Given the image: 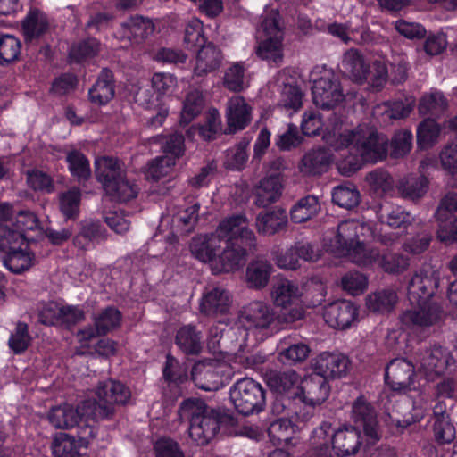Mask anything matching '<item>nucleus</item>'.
<instances>
[{
  "label": "nucleus",
  "instance_id": "1",
  "mask_svg": "<svg viewBox=\"0 0 457 457\" xmlns=\"http://www.w3.org/2000/svg\"><path fill=\"white\" fill-rule=\"evenodd\" d=\"M255 246L256 237L246 217L238 214L224 219L215 231L195 237L190 251L199 261L210 262L214 274H220L238 270Z\"/></svg>",
  "mask_w": 457,
  "mask_h": 457
},
{
  "label": "nucleus",
  "instance_id": "2",
  "mask_svg": "<svg viewBox=\"0 0 457 457\" xmlns=\"http://www.w3.org/2000/svg\"><path fill=\"white\" fill-rule=\"evenodd\" d=\"M331 130L324 136L326 142L335 150L350 147L362 161L376 163L384 161L388 154L389 139L376 128L365 124L353 129L340 131L342 120L333 113L328 119Z\"/></svg>",
  "mask_w": 457,
  "mask_h": 457
},
{
  "label": "nucleus",
  "instance_id": "3",
  "mask_svg": "<svg viewBox=\"0 0 457 457\" xmlns=\"http://www.w3.org/2000/svg\"><path fill=\"white\" fill-rule=\"evenodd\" d=\"M95 173L105 196L112 202L124 203L135 198L139 187L126 176L120 162L112 157L101 156L95 161Z\"/></svg>",
  "mask_w": 457,
  "mask_h": 457
},
{
  "label": "nucleus",
  "instance_id": "4",
  "mask_svg": "<svg viewBox=\"0 0 457 457\" xmlns=\"http://www.w3.org/2000/svg\"><path fill=\"white\" fill-rule=\"evenodd\" d=\"M96 394L97 401H85L82 406L90 411L88 415L96 421L111 418L114 406L126 403L130 396L129 390L123 384L112 379L100 383Z\"/></svg>",
  "mask_w": 457,
  "mask_h": 457
},
{
  "label": "nucleus",
  "instance_id": "5",
  "mask_svg": "<svg viewBox=\"0 0 457 457\" xmlns=\"http://www.w3.org/2000/svg\"><path fill=\"white\" fill-rule=\"evenodd\" d=\"M229 400L235 409L245 416L260 413L266 405V391L253 378H243L231 386Z\"/></svg>",
  "mask_w": 457,
  "mask_h": 457
},
{
  "label": "nucleus",
  "instance_id": "6",
  "mask_svg": "<svg viewBox=\"0 0 457 457\" xmlns=\"http://www.w3.org/2000/svg\"><path fill=\"white\" fill-rule=\"evenodd\" d=\"M439 285L437 271L431 268H420L411 276L407 286V296L412 305L429 303Z\"/></svg>",
  "mask_w": 457,
  "mask_h": 457
},
{
  "label": "nucleus",
  "instance_id": "7",
  "mask_svg": "<svg viewBox=\"0 0 457 457\" xmlns=\"http://www.w3.org/2000/svg\"><path fill=\"white\" fill-rule=\"evenodd\" d=\"M39 227V220L35 213L21 211L13 219L0 224V247L5 248L10 244L20 245L26 241L25 232L35 230Z\"/></svg>",
  "mask_w": 457,
  "mask_h": 457
},
{
  "label": "nucleus",
  "instance_id": "8",
  "mask_svg": "<svg viewBox=\"0 0 457 457\" xmlns=\"http://www.w3.org/2000/svg\"><path fill=\"white\" fill-rule=\"evenodd\" d=\"M351 420L353 428H362L367 440L375 444L381 437V430L378 421V415L373 405L363 396L358 397L352 405Z\"/></svg>",
  "mask_w": 457,
  "mask_h": 457
},
{
  "label": "nucleus",
  "instance_id": "9",
  "mask_svg": "<svg viewBox=\"0 0 457 457\" xmlns=\"http://www.w3.org/2000/svg\"><path fill=\"white\" fill-rule=\"evenodd\" d=\"M312 98L314 104L320 109L335 108L345 98L338 78L329 73L316 79L312 86Z\"/></svg>",
  "mask_w": 457,
  "mask_h": 457
},
{
  "label": "nucleus",
  "instance_id": "10",
  "mask_svg": "<svg viewBox=\"0 0 457 457\" xmlns=\"http://www.w3.org/2000/svg\"><path fill=\"white\" fill-rule=\"evenodd\" d=\"M416 365L436 374L444 373L446 369L454 363V360L448 349L441 345L420 347L414 353Z\"/></svg>",
  "mask_w": 457,
  "mask_h": 457
},
{
  "label": "nucleus",
  "instance_id": "11",
  "mask_svg": "<svg viewBox=\"0 0 457 457\" xmlns=\"http://www.w3.org/2000/svg\"><path fill=\"white\" fill-rule=\"evenodd\" d=\"M240 319L250 327L267 329L276 325L277 313L269 303L253 301L241 310Z\"/></svg>",
  "mask_w": 457,
  "mask_h": 457
},
{
  "label": "nucleus",
  "instance_id": "12",
  "mask_svg": "<svg viewBox=\"0 0 457 457\" xmlns=\"http://www.w3.org/2000/svg\"><path fill=\"white\" fill-rule=\"evenodd\" d=\"M248 330L243 325H236L228 329L227 338L224 341L226 349L237 348L235 352L237 361L245 368H252L261 362L257 356L247 353Z\"/></svg>",
  "mask_w": 457,
  "mask_h": 457
},
{
  "label": "nucleus",
  "instance_id": "13",
  "mask_svg": "<svg viewBox=\"0 0 457 457\" xmlns=\"http://www.w3.org/2000/svg\"><path fill=\"white\" fill-rule=\"evenodd\" d=\"M358 316V308L350 301L338 300L326 306L323 317L334 328H349Z\"/></svg>",
  "mask_w": 457,
  "mask_h": 457
},
{
  "label": "nucleus",
  "instance_id": "14",
  "mask_svg": "<svg viewBox=\"0 0 457 457\" xmlns=\"http://www.w3.org/2000/svg\"><path fill=\"white\" fill-rule=\"evenodd\" d=\"M220 411L211 408L189 427V436L197 445H206L220 429Z\"/></svg>",
  "mask_w": 457,
  "mask_h": 457
},
{
  "label": "nucleus",
  "instance_id": "15",
  "mask_svg": "<svg viewBox=\"0 0 457 457\" xmlns=\"http://www.w3.org/2000/svg\"><path fill=\"white\" fill-rule=\"evenodd\" d=\"M414 364L404 358H396L386 368L385 379L393 390L410 388L413 383Z\"/></svg>",
  "mask_w": 457,
  "mask_h": 457
},
{
  "label": "nucleus",
  "instance_id": "16",
  "mask_svg": "<svg viewBox=\"0 0 457 457\" xmlns=\"http://www.w3.org/2000/svg\"><path fill=\"white\" fill-rule=\"evenodd\" d=\"M329 385L321 376L312 372L306 378L300 387H297L295 395L297 397L311 405L321 404L329 395Z\"/></svg>",
  "mask_w": 457,
  "mask_h": 457
},
{
  "label": "nucleus",
  "instance_id": "17",
  "mask_svg": "<svg viewBox=\"0 0 457 457\" xmlns=\"http://www.w3.org/2000/svg\"><path fill=\"white\" fill-rule=\"evenodd\" d=\"M349 364L350 361L345 355L323 353L315 359L312 370L328 381V378L345 376L348 371Z\"/></svg>",
  "mask_w": 457,
  "mask_h": 457
},
{
  "label": "nucleus",
  "instance_id": "18",
  "mask_svg": "<svg viewBox=\"0 0 457 457\" xmlns=\"http://www.w3.org/2000/svg\"><path fill=\"white\" fill-rule=\"evenodd\" d=\"M83 403L78 407L64 403L51 409L48 413L49 422L56 428L70 429L79 424L83 418L91 420L89 411L83 409Z\"/></svg>",
  "mask_w": 457,
  "mask_h": 457
},
{
  "label": "nucleus",
  "instance_id": "19",
  "mask_svg": "<svg viewBox=\"0 0 457 457\" xmlns=\"http://www.w3.org/2000/svg\"><path fill=\"white\" fill-rule=\"evenodd\" d=\"M274 272L273 264L264 256L250 261L245 269V282L249 288L261 290L269 285Z\"/></svg>",
  "mask_w": 457,
  "mask_h": 457
},
{
  "label": "nucleus",
  "instance_id": "20",
  "mask_svg": "<svg viewBox=\"0 0 457 457\" xmlns=\"http://www.w3.org/2000/svg\"><path fill=\"white\" fill-rule=\"evenodd\" d=\"M232 300L228 290L215 287L206 291L201 299L200 312L207 316L227 314L230 309Z\"/></svg>",
  "mask_w": 457,
  "mask_h": 457
},
{
  "label": "nucleus",
  "instance_id": "21",
  "mask_svg": "<svg viewBox=\"0 0 457 457\" xmlns=\"http://www.w3.org/2000/svg\"><path fill=\"white\" fill-rule=\"evenodd\" d=\"M401 316V322L412 329L432 326L439 319V309L436 305L428 303L423 305H414Z\"/></svg>",
  "mask_w": 457,
  "mask_h": 457
},
{
  "label": "nucleus",
  "instance_id": "22",
  "mask_svg": "<svg viewBox=\"0 0 457 457\" xmlns=\"http://www.w3.org/2000/svg\"><path fill=\"white\" fill-rule=\"evenodd\" d=\"M1 250L6 252L4 266L13 273H21L34 264L35 255L29 250L26 241L20 245L10 244Z\"/></svg>",
  "mask_w": 457,
  "mask_h": 457
},
{
  "label": "nucleus",
  "instance_id": "23",
  "mask_svg": "<svg viewBox=\"0 0 457 457\" xmlns=\"http://www.w3.org/2000/svg\"><path fill=\"white\" fill-rule=\"evenodd\" d=\"M361 445V432L352 426L339 428L332 434V449L337 456L355 454Z\"/></svg>",
  "mask_w": 457,
  "mask_h": 457
},
{
  "label": "nucleus",
  "instance_id": "24",
  "mask_svg": "<svg viewBox=\"0 0 457 457\" xmlns=\"http://www.w3.org/2000/svg\"><path fill=\"white\" fill-rule=\"evenodd\" d=\"M227 122L228 133L245 129L251 121V107L244 97L234 96L227 104Z\"/></svg>",
  "mask_w": 457,
  "mask_h": 457
},
{
  "label": "nucleus",
  "instance_id": "25",
  "mask_svg": "<svg viewBox=\"0 0 457 457\" xmlns=\"http://www.w3.org/2000/svg\"><path fill=\"white\" fill-rule=\"evenodd\" d=\"M364 226L355 220H345L337 227V235L332 241V246L339 255L346 253L359 243V230H363Z\"/></svg>",
  "mask_w": 457,
  "mask_h": 457
},
{
  "label": "nucleus",
  "instance_id": "26",
  "mask_svg": "<svg viewBox=\"0 0 457 457\" xmlns=\"http://www.w3.org/2000/svg\"><path fill=\"white\" fill-rule=\"evenodd\" d=\"M287 221V212L283 208L276 207L261 212L256 217L255 225L259 233L271 236L285 229Z\"/></svg>",
  "mask_w": 457,
  "mask_h": 457
},
{
  "label": "nucleus",
  "instance_id": "27",
  "mask_svg": "<svg viewBox=\"0 0 457 457\" xmlns=\"http://www.w3.org/2000/svg\"><path fill=\"white\" fill-rule=\"evenodd\" d=\"M332 162V154L325 148L312 149L302 158L299 164L301 173L311 175H320L327 170Z\"/></svg>",
  "mask_w": 457,
  "mask_h": 457
},
{
  "label": "nucleus",
  "instance_id": "28",
  "mask_svg": "<svg viewBox=\"0 0 457 457\" xmlns=\"http://www.w3.org/2000/svg\"><path fill=\"white\" fill-rule=\"evenodd\" d=\"M428 179L422 175L410 174L401 178L396 183V189L401 197L417 202L428 192Z\"/></svg>",
  "mask_w": 457,
  "mask_h": 457
},
{
  "label": "nucleus",
  "instance_id": "29",
  "mask_svg": "<svg viewBox=\"0 0 457 457\" xmlns=\"http://www.w3.org/2000/svg\"><path fill=\"white\" fill-rule=\"evenodd\" d=\"M88 438L85 435L77 440L65 433L58 434L52 443V453L54 457H82L80 448H87Z\"/></svg>",
  "mask_w": 457,
  "mask_h": 457
},
{
  "label": "nucleus",
  "instance_id": "30",
  "mask_svg": "<svg viewBox=\"0 0 457 457\" xmlns=\"http://www.w3.org/2000/svg\"><path fill=\"white\" fill-rule=\"evenodd\" d=\"M282 183L278 174H271L260 180L255 188L254 204L259 207H266L276 202L281 195Z\"/></svg>",
  "mask_w": 457,
  "mask_h": 457
},
{
  "label": "nucleus",
  "instance_id": "31",
  "mask_svg": "<svg viewBox=\"0 0 457 457\" xmlns=\"http://www.w3.org/2000/svg\"><path fill=\"white\" fill-rule=\"evenodd\" d=\"M270 295L276 306L287 308L300 300L302 291L295 282L280 278L274 284Z\"/></svg>",
  "mask_w": 457,
  "mask_h": 457
},
{
  "label": "nucleus",
  "instance_id": "32",
  "mask_svg": "<svg viewBox=\"0 0 457 457\" xmlns=\"http://www.w3.org/2000/svg\"><path fill=\"white\" fill-rule=\"evenodd\" d=\"M378 218L380 223L386 224L394 229H406L413 221V217L409 212L402 206L390 204L380 206Z\"/></svg>",
  "mask_w": 457,
  "mask_h": 457
},
{
  "label": "nucleus",
  "instance_id": "33",
  "mask_svg": "<svg viewBox=\"0 0 457 457\" xmlns=\"http://www.w3.org/2000/svg\"><path fill=\"white\" fill-rule=\"evenodd\" d=\"M222 61L220 50L212 43H208L198 50L194 72L203 76L218 69Z\"/></svg>",
  "mask_w": 457,
  "mask_h": 457
},
{
  "label": "nucleus",
  "instance_id": "34",
  "mask_svg": "<svg viewBox=\"0 0 457 457\" xmlns=\"http://www.w3.org/2000/svg\"><path fill=\"white\" fill-rule=\"evenodd\" d=\"M50 22L46 14L39 9H30L21 21L26 40L37 38L49 30Z\"/></svg>",
  "mask_w": 457,
  "mask_h": 457
},
{
  "label": "nucleus",
  "instance_id": "35",
  "mask_svg": "<svg viewBox=\"0 0 457 457\" xmlns=\"http://www.w3.org/2000/svg\"><path fill=\"white\" fill-rule=\"evenodd\" d=\"M191 376L195 386L204 391H216L222 385L219 372L212 365L203 362L194 365Z\"/></svg>",
  "mask_w": 457,
  "mask_h": 457
},
{
  "label": "nucleus",
  "instance_id": "36",
  "mask_svg": "<svg viewBox=\"0 0 457 457\" xmlns=\"http://www.w3.org/2000/svg\"><path fill=\"white\" fill-rule=\"evenodd\" d=\"M202 333L195 326L187 325L180 328L176 334L175 343L187 355H197L203 348Z\"/></svg>",
  "mask_w": 457,
  "mask_h": 457
},
{
  "label": "nucleus",
  "instance_id": "37",
  "mask_svg": "<svg viewBox=\"0 0 457 457\" xmlns=\"http://www.w3.org/2000/svg\"><path fill=\"white\" fill-rule=\"evenodd\" d=\"M113 75L110 70L104 69L99 74L96 82L89 89L88 95L91 102L96 104H105L114 96Z\"/></svg>",
  "mask_w": 457,
  "mask_h": 457
},
{
  "label": "nucleus",
  "instance_id": "38",
  "mask_svg": "<svg viewBox=\"0 0 457 457\" xmlns=\"http://www.w3.org/2000/svg\"><path fill=\"white\" fill-rule=\"evenodd\" d=\"M342 68L353 79L361 83L367 79L368 64L365 62L362 54L354 48L347 50L342 60Z\"/></svg>",
  "mask_w": 457,
  "mask_h": 457
},
{
  "label": "nucleus",
  "instance_id": "39",
  "mask_svg": "<svg viewBox=\"0 0 457 457\" xmlns=\"http://www.w3.org/2000/svg\"><path fill=\"white\" fill-rule=\"evenodd\" d=\"M397 293L393 288H384L370 294L366 297L367 308L374 312H389L397 303Z\"/></svg>",
  "mask_w": 457,
  "mask_h": 457
},
{
  "label": "nucleus",
  "instance_id": "40",
  "mask_svg": "<svg viewBox=\"0 0 457 457\" xmlns=\"http://www.w3.org/2000/svg\"><path fill=\"white\" fill-rule=\"evenodd\" d=\"M300 377L294 370L285 371H271L266 376L269 387L279 395L290 392L298 385Z\"/></svg>",
  "mask_w": 457,
  "mask_h": 457
},
{
  "label": "nucleus",
  "instance_id": "41",
  "mask_svg": "<svg viewBox=\"0 0 457 457\" xmlns=\"http://www.w3.org/2000/svg\"><path fill=\"white\" fill-rule=\"evenodd\" d=\"M320 210L318 197L310 195L296 202L291 208L290 217L294 223H303L316 216Z\"/></svg>",
  "mask_w": 457,
  "mask_h": 457
},
{
  "label": "nucleus",
  "instance_id": "42",
  "mask_svg": "<svg viewBox=\"0 0 457 457\" xmlns=\"http://www.w3.org/2000/svg\"><path fill=\"white\" fill-rule=\"evenodd\" d=\"M448 106V102L444 94L437 90L425 93L419 102V112L421 115L436 116L444 112Z\"/></svg>",
  "mask_w": 457,
  "mask_h": 457
},
{
  "label": "nucleus",
  "instance_id": "43",
  "mask_svg": "<svg viewBox=\"0 0 457 457\" xmlns=\"http://www.w3.org/2000/svg\"><path fill=\"white\" fill-rule=\"evenodd\" d=\"M250 138L245 137L237 145L226 151L224 166L232 170H242L248 161L246 149L250 144Z\"/></svg>",
  "mask_w": 457,
  "mask_h": 457
},
{
  "label": "nucleus",
  "instance_id": "44",
  "mask_svg": "<svg viewBox=\"0 0 457 457\" xmlns=\"http://www.w3.org/2000/svg\"><path fill=\"white\" fill-rule=\"evenodd\" d=\"M281 38L268 37L262 41L257 49V55L274 65H279L283 61V44Z\"/></svg>",
  "mask_w": 457,
  "mask_h": 457
},
{
  "label": "nucleus",
  "instance_id": "45",
  "mask_svg": "<svg viewBox=\"0 0 457 457\" xmlns=\"http://www.w3.org/2000/svg\"><path fill=\"white\" fill-rule=\"evenodd\" d=\"M379 267L388 274L400 275L410 268V258L401 253L388 252L380 255Z\"/></svg>",
  "mask_w": 457,
  "mask_h": 457
},
{
  "label": "nucleus",
  "instance_id": "46",
  "mask_svg": "<svg viewBox=\"0 0 457 457\" xmlns=\"http://www.w3.org/2000/svg\"><path fill=\"white\" fill-rule=\"evenodd\" d=\"M211 409L201 398L191 397L185 399L179 405L178 415L181 420H188L190 425Z\"/></svg>",
  "mask_w": 457,
  "mask_h": 457
},
{
  "label": "nucleus",
  "instance_id": "47",
  "mask_svg": "<svg viewBox=\"0 0 457 457\" xmlns=\"http://www.w3.org/2000/svg\"><path fill=\"white\" fill-rule=\"evenodd\" d=\"M66 162L71 174L79 181L87 180L91 176L88 159L79 151L71 150L67 153Z\"/></svg>",
  "mask_w": 457,
  "mask_h": 457
},
{
  "label": "nucleus",
  "instance_id": "48",
  "mask_svg": "<svg viewBox=\"0 0 457 457\" xmlns=\"http://www.w3.org/2000/svg\"><path fill=\"white\" fill-rule=\"evenodd\" d=\"M332 201L338 206L350 210L360 203V193L355 186L340 185L334 188Z\"/></svg>",
  "mask_w": 457,
  "mask_h": 457
},
{
  "label": "nucleus",
  "instance_id": "49",
  "mask_svg": "<svg viewBox=\"0 0 457 457\" xmlns=\"http://www.w3.org/2000/svg\"><path fill=\"white\" fill-rule=\"evenodd\" d=\"M366 181L378 195H385L394 188V179L388 171L376 169L366 175Z\"/></svg>",
  "mask_w": 457,
  "mask_h": 457
},
{
  "label": "nucleus",
  "instance_id": "50",
  "mask_svg": "<svg viewBox=\"0 0 457 457\" xmlns=\"http://www.w3.org/2000/svg\"><path fill=\"white\" fill-rule=\"evenodd\" d=\"M203 106L204 97L202 92L197 89L188 92L184 101L180 123L188 124L201 112Z\"/></svg>",
  "mask_w": 457,
  "mask_h": 457
},
{
  "label": "nucleus",
  "instance_id": "51",
  "mask_svg": "<svg viewBox=\"0 0 457 457\" xmlns=\"http://www.w3.org/2000/svg\"><path fill=\"white\" fill-rule=\"evenodd\" d=\"M346 256L358 265L367 266L378 262L380 252L376 247L367 246L359 242L346 253Z\"/></svg>",
  "mask_w": 457,
  "mask_h": 457
},
{
  "label": "nucleus",
  "instance_id": "52",
  "mask_svg": "<svg viewBox=\"0 0 457 457\" xmlns=\"http://www.w3.org/2000/svg\"><path fill=\"white\" fill-rule=\"evenodd\" d=\"M440 128L433 119L424 120L418 127L417 140L421 147H430L437 140Z\"/></svg>",
  "mask_w": 457,
  "mask_h": 457
},
{
  "label": "nucleus",
  "instance_id": "53",
  "mask_svg": "<svg viewBox=\"0 0 457 457\" xmlns=\"http://www.w3.org/2000/svg\"><path fill=\"white\" fill-rule=\"evenodd\" d=\"M163 377L169 383L175 385L183 383L187 379V369L185 365L180 364L176 358L167 354Z\"/></svg>",
  "mask_w": 457,
  "mask_h": 457
},
{
  "label": "nucleus",
  "instance_id": "54",
  "mask_svg": "<svg viewBox=\"0 0 457 457\" xmlns=\"http://www.w3.org/2000/svg\"><path fill=\"white\" fill-rule=\"evenodd\" d=\"M21 53V43L11 35L0 37V63H10L18 59Z\"/></svg>",
  "mask_w": 457,
  "mask_h": 457
},
{
  "label": "nucleus",
  "instance_id": "55",
  "mask_svg": "<svg viewBox=\"0 0 457 457\" xmlns=\"http://www.w3.org/2000/svg\"><path fill=\"white\" fill-rule=\"evenodd\" d=\"M155 457H186L180 445L171 437L162 436L154 443Z\"/></svg>",
  "mask_w": 457,
  "mask_h": 457
},
{
  "label": "nucleus",
  "instance_id": "56",
  "mask_svg": "<svg viewBox=\"0 0 457 457\" xmlns=\"http://www.w3.org/2000/svg\"><path fill=\"white\" fill-rule=\"evenodd\" d=\"M412 134L407 129H401L395 133L391 140V156L398 159L404 157L411 148Z\"/></svg>",
  "mask_w": 457,
  "mask_h": 457
},
{
  "label": "nucleus",
  "instance_id": "57",
  "mask_svg": "<svg viewBox=\"0 0 457 457\" xmlns=\"http://www.w3.org/2000/svg\"><path fill=\"white\" fill-rule=\"evenodd\" d=\"M81 193L79 188L73 187L60 195V209L63 215L73 218L79 208Z\"/></svg>",
  "mask_w": 457,
  "mask_h": 457
},
{
  "label": "nucleus",
  "instance_id": "58",
  "mask_svg": "<svg viewBox=\"0 0 457 457\" xmlns=\"http://www.w3.org/2000/svg\"><path fill=\"white\" fill-rule=\"evenodd\" d=\"M120 320V313L113 307L106 308L94 320L95 326L97 327L98 331L103 335L118 327Z\"/></svg>",
  "mask_w": 457,
  "mask_h": 457
},
{
  "label": "nucleus",
  "instance_id": "59",
  "mask_svg": "<svg viewBox=\"0 0 457 457\" xmlns=\"http://www.w3.org/2000/svg\"><path fill=\"white\" fill-rule=\"evenodd\" d=\"M61 304L55 302L41 303L37 308L38 321L44 325H60Z\"/></svg>",
  "mask_w": 457,
  "mask_h": 457
},
{
  "label": "nucleus",
  "instance_id": "60",
  "mask_svg": "<svg viewBox=\"0 0 457 457\" xmlns=\"http://www.w3.org/2000/svg\"><path fill=\"white\" fill-rule=\"evenodd\" d=\"M310 352L308 345L296 343L282 350L279 353V357L284 363L295 364L304 361L308 358Z\"/></svg>",
  "mask_w": 457,
  "mask_h": 457
},
{
  "label": "nucleus",
  "instance_id": "61",
  "mask_svg": "<svg viewBox=\"0 0 457 457\" xmlns=\"http://www.w3.org/2000/svg\"><path fill=\"white\" fill-rule=\"evenodd\" d=\"M438 222L437 238L446 244L457 241V217H436Z\"/></svg>",
  "mask_w": 457,
  "mask_h": 457
},
{
  "label": "nucleus",
  "instance_id": "62",
  "mask_svg": "<svg viewBox=\"0 0 457 457\" xmlns=\"http://www.w3.org/2000/svg\"><path fill=\"white\" fill-rule=\"evenodd\" d=\"M175 164V161L173 158L169 156H160L153 160L148 166V170L146 172L145 180H149L150 179L154 181L160 179L161 178L166 176L171 167Z\"/></svg>",
  "mask_w": 457,
  "mask_h": 457
},
{
  "label": "nucleus",
  "instance_id": "63",
  "mask_svg": "<svg viewBox=\"0 0 457 457\" xmlns=\"http://www.w3.org/2000/svg\"><path fill=\"white\" fill-rule=\"evenodd\" d=\"M303 93L297 86L285 85L278 104L285 109L297 111L302 107Z\"/></svg>",
  "mask_w": 457,
  "mask_h": 457
},
{
  "label": "nucleus",
  "instance_id": "64",
  "mask_svg": "<svg viewBox=\"0 0 457 457\" xmlns=\"http://www.w3.org/2000/svg\"><path fill=\"white\" fill-rule=\"evenodd\" d=\"M367 278L358 271H349L341 278L344 290L353 295L361 294L367 287Z\"/></svg>",
  "mask_w": 457,
  "mask_h": 457
}]
</instances>
